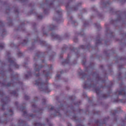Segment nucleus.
I'll list each match as a JSON object with an SVG mask.
<instances>
[{
  "label": "nucleus",
  "instance_id": "1",
  "mask_svg": "<svg viewBox=\"0 0 126 126\" xmlns=\"http://www.w3.org/2000/svg\"><path fill=\"white\" fill-rule=\"evenodd\" d=\"M124 91H122V93H124Z\"/></svg>",
  "mask_w": 126,
  "mask_h": 126
},
{
  "label": "nucleus",
  "instance_id": "2",
  "mask_svg": "<svg viewBox=\"0 0 126 126\" xmlns=\"http://www.w3.org/2000/svg\"><path fill=\"white\" fill-rule=\"evenodd\" d=\"M11 111H9V112H11Z\"/></svg>",
  "mask_w": 126,
  "mask_h": 126
}]
</instances>
